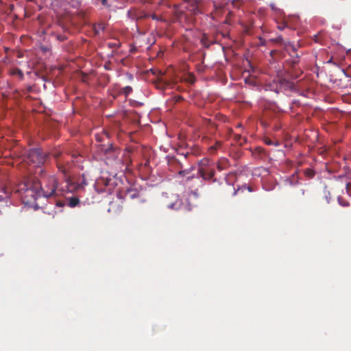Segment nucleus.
I'll return each mask as SVG.
<instances>
[{"label": "nucleus", "mask_w": 351, "mask_h": 351, "mask_svg": "<svg viewBox=\"0 0 351 351\" xmlns=\"http://www.w3.org/2000/svg\"><path fill=\"white\" fill-rule=\"evenodd\" d=\"M17 191L20 193L25 204L32 205L38 198L43 197L36 185V179H25L19 184Z\"/></svg>", "instance_id": "1"}, {"label": "nucleus", "mask_w": 351, "mask_h": 351, "mask_svg": "<svg viewBox=\"0 0 351 351\" xmlns=\"http://www.w3.org/2000/svg\"><path fill=\"white\" fill-rule=\"evenodd\" d=\"M36 185L43 197L48 198L58 195V180L53 176L43 175L36 180Z\"/></svg>", "instance_id": "2"}, {"label": "nucleus", "mask_w": 351, "mask_h": 351, "mask_svg": "<svg viewBox=\"0 0 351 351\" xmlns=\"http://www.w3.org/2000/svg\"><path fill=\"white\" fill-rule=\"evenodd\" d=\"M198 176L204 181H211L215 182L217 179L215 178V163L207 158H204L197 162Z\"/></svg>", "instance_id": "3"}, {"label": "nucleus", "mask_w": 351, "mask_h": 351, "mask_svg": "<svg viewBox=\"0 0 351 351\" xmlns=\"http://www.w3.org/2000/svg\"><path fill=\"white\" fill-rule=\"evenodd\" d=\"M160 204L171 209L178 210L180 208L182 202L179 196L176 194H162L159 199Z\"/></svg>", "instance_id": "4"}, {"label": "nucleus", "mask_w": 351, "mask_h": 351, "mask_svg": "<svg viewBox=\"0 0 351 351\" xmlns=\"http://www.w3.org/2000/svg\"><path fill=\"white\" fill-rule=\"evenodd\" d=\"M268 87L271 90L275 91L276 93H278L282 90H294L295 85L293 82H289L284 78H279L278 81H274L273 83H271L268 85Z\"/></svg>", "instance_id": "5"}, {"label": "nucleus", "mask_w": 351, "mask_h": 351, "mask_svg": "<svg viewBox=\"0 0 351 351\" xmlns=\"http://www.w3.org/2000/svg\"><path fill=\"white\" fill-rule=\"evenodd\" d=\"M28 159L38 165L45 162V154L38 148L32 149L28 153Z\"/></svg>", "instance_id": "6"}, {"label": "nucleus", "mask_w": 351, "mask_h": 351, "mask_svg": "<svg viewBox=\"0 0 351 351\" xmlns=\"http://www.w3.org/2000/svg\"><path fill=\"white\" fill-rule=\"evenodd\" d=\"M155 88L164 89L169 85V81L167 80L165 73L160 70L155 69Z\"/></svg>", "instance_id": "7"}, {"label": "nucleus", "mask_w": 351, "mask_h": 351, "mask_svg": "<svg viewBox=\"0 0 351 351\" xmlns=\"http://www.w3.org/2000/svg\"><path fill=\"white\" fill-rule=\"evenodd\" d=\"M170 167L175 166V168L178 170V173L181 176H184L189 174L192 170L195 169V167L192 166L189 169L180 170L182 168V165L175 158H171L168 161Z\"/></svg>", "instance_id": "8"}, {"label": "nucleus", "mask_w": 351, "mask_h": 351, "mask_svg": "<svg viewBox=\"0 0 351 351\" xmlns=\"http://www.w3.org/2000/svg\"><path fill=\"white\" fill-rule=\"evenodd\" d=\"M74 189L75 186L70 182L66 180L60 184H58V195H63L64 193L67 192H72Z\"/></svg>", "instance_id": "9"}, {"label": "nucleus", "mask_w": 351, "mask_h": 351, "mask_svg": "<svg viewBox=\"0 0 351 351\" xmlns=\"http://www.w3.org/2000/svg\"><path fill=\"white\" fill-rule=\"evenodd\" d=\"M230 167V161L225 158H221L217 162V169L219 171L227 169Z\"/></svg>", "instance_id": "10"}, {"label": "nucleus", "mask_w": 351, "mask_h": 351, "mask_svg": "<svg viewBox=\"0 0 351 351\" xmlns=\"http://www.w3.org/2000/svg\"><path fill=\"white\" fill-rule=\"evenodd\" d=\"M101 151L104 154L110 155V156H114V149L110 144L107 146L103 145L101 148Z\"/></svg>", "instance_id": "11"}, {"label": "nucleus", "mask_w": 351, "mask_h": 351, "mask_svg": "<svg viewBox=\"0 0 351 351\" xmlns=\"http://www.w3.org/2000/svg\"><path fill=\"white\" fill-rule=\"evenodd\" d=\"M9 74L11 75H16L17 76L20 80H23L24 77L23 73L22 71L18 68H12L10 69L9 71Z\"/></svg>", "instance_id": "12"}, {"label": "nucleus", "mask_w": 351, "mask_h": 351, "mask_svg": "<svg viewBox=\"0 0 351 351\" xmlns=\"http://www.w3.org/2000/svg\"><path fill=\"white\" fill-rule=\"evenodd\" d=\"M80 203V200L77 197H71L69 199L68 206L71 208L75 207Z\"/></svg>", "instance_id": "13"}, {"label": "nucleus", "mask_w": 351, "mask_h": 351, "mask_svg": "<svg viewBox=\"0 0 351 351\" xmlns=\"http://www.w3.org/2000/svg\"><path fill=\"white\" fill-rule=\"evenodd\" d=\"M201 43L204 47L208 48L210 45L211 41L208 40V37L206 34H203L201 38Z\"/></svg>", "instance_id": "14"}, {"label": "nucleus", "mask_w": 351, "mask_h": 351, "mask_svg": "<svg viewBox=\"0 0 351 351\" xmlns=\"http://www.w3.org/2000/svg\"><path fill=\"white\" fill-rule=\"evenodd\" d=\"M126 196L130 199H134L138 197V193L135 190H128Z\"/></svg>", "instance_id": "15"}, {"label": "nucleus", "mask_w": 351, "mask_h": 351, "mask_svg": "<svg viewBox=\"0 0 351 351\" xmlns=\"http://www.w3.org/2000/svg\"><path fill=\"white\" fill-rule=\"evenodd\" d=\"M234 138L235 141L241 145L246 141V139L244 137H242L240 134H235Z\"/></svg>", "instance_id": "16"}, {"label": "nucleus", "mask_w": 351, "mask_h": 351, "mask_svg": "<svg viewBox=\"0 0 351 351\" xmlns=\"http://www.w3.org/2000/svg\"><path fill=\"white\" fill-rule=\"evenodd\" d=\"M9 197V194L4 191L3 190L0 191V202H6L7 199Z\"/></svg>", "instance_id": "17"}, {"label": "nucleus", "mask_w": 351, "mask_h": 351, "mask_svg": "<svg viewBox=\"0 0 351 351\" xmlns=\"http://www.w3.org/2000/svg\"><path fill=\"white\" fill-rule=\"evenodd\" d=\"M337 200L339 204L342 206L347 207L350 206V203L341 197H339Z\"/></svg>", "instance_id": "18"}, {"label": "nucleus", "mask_w": 351, "mask_h": 351, "mask_svg": "<svg viewBox=\"0 0 351 351\" xmlns=\"http://www.w3.org/2000/svg\"><path fill=\"white\" fill-rule=\"evenodd\" d=\"M175 14L178 19H181L183 16H185V14L182 10H180L178 8H175Z\"/></svg>", "instance_id": "19"}, {"label": "nucleus", "mask_w": 351, "mask_h": 351, "mask_svg": "<svg viewBox=\"0 0 351 351\" xmlns=\"http://www.w3.org/2000/svg\"><path fill=\"white\" fill-rule=\"evenodd\" d=\"M304 174L306 177L311 178L315 176V171L311 169H306L304 170Z\"/></svg>", "instance_id": "20"}, {"label": "nucleus", "mask_w": 351, "mask_h": 351, "mask_svg": "<svg viewBox=\"0 0 351 351\" xmlns=\"http://www.w3.org/2000/svg\"><path fill=\"white\" fill-rule=\"evenodd\" d=\"M226 187L227 191H228L229 192L233 191L232 193V195H236L237 191L234 188L233 185L226 182Z\"/></svg>", "instance_id": "21"}, {"label": "nucleus", "mask_w": 351, "mask_h": 351, "mask_svg": "<svg viewBox=\"0 0 351 351\" xmlns=\"http://www.w3.org/2000/svg\"><path fill=\"white\" fill-rule=\"evenodd\" d=\"M132 91V88L131 86H127L122 89V93L127 97L129 94H130Z\"/></svg>", "instance_id": "22"}, {"label": "nucleus", "mask_w": 351, "mask_h": 351, "mask_svg": "<svg viewBox=\"0 0 351 351\" xmlns=\"http://www.w3.org/2000/svg\"><path fill=\"white\" fill-rule=\"evenodd\" d=\"M265 143L268 145H275V146H278L279 145V143L278 142H274L273 141H271L270 138H265Z\"/></svg>", "instance_id": "23"}, {"label": "nucleus", "mask_w": 351, "mask_h": 351, "mask_svg": "<svg viewBox=\"0 0 351 351\" xmlns=\"http://www.w3.org/2000/svg\"><path fill=\"white\" fill-rule=\"evenodd\" d=\"M57 167L60 171H62L63 173H66L65 167L63 165H62L60 162L57 163Z\"/></svg>", "instance_id": "24"}, {"label": "nucleus", "mask_w": 351, "mask_h": 351, "mask_svg": "<svg viewBox=\"0 0 351 351\" xmlns=\"http://www.w3.org/2000/svg\"><path fill=\"white\" fill-rule=\"evenodd\" d=\"M272 40L275 43H282L283 41V38L281 36H279L276 37V38L272 39Z\"/></svg>", "instance_id": "25"}, {"label": "nucleus", "mask_w": 351, "mask_h": 351, "mask_svg": "<svg viewBox=\"0 0 351 351\" xmlns=\"http://www.w3.org/2000/svg\"><path fill=\"white\" fill-rule=\"evenodd\" d=\"M164 56V51L160 49L156 54L157 58H161Z\"/></svg>", "instance_id": "26"}, {"label": "nucleus", "mask_w": 351, "mask_h": 351, "mask_svg": "<svg viewBox=\"0 0 351 351\" xmlns=\"http://www.w3.org/2000/svg\"><path fill=\"white\" fill-rule=\"evenodd\" d=\"M195 4L196 3L195 2H193V8L192 9V11L193 12L194 14H195L197 11V7Z\"/></svg>", "instance_id": "27"}, {"label": "nucleus", "mask_w": 351, "mask_h": 351, "mask_svg": "<svg viewBox=\"0 0 351 351\" xmlns=\"http://www.w3.org/2000/svg\"><path fill=\"white\" fill-rule=\"evenodd\" d=\"M215 151L221 146V143L219 141H217L215 145H213Z\"/></svg>", "instance_id": "28"}, {"label": "nucleus", "mask_w": 351, "mask_h": 351, "mask_svg": "<svg viewBox=\"0 0 351 351\" xmlns=\"http://www.w3.org/2000/svg\"><path fill=\"white\" fill-rule=\"evenodd\" d=\"M97 28H98V29L104 30V24H99V25H97ZM95 29H96V32H97L98 30H97V27H95Z\"/></svg>", "instance_id": "29"}, {"label": "nucleus", "mask_w": 351, "mask_h": 351, "mask_svg": "<svg viewBox=\"0 0 351 351\" xmlns=\"http://www.w3.org/2000/svg\"><path fill=\"white\" fill-rule=\"evenodd\" d=\"M209 152L211 153V154H213L215 152V149L214 148V146H210L208 149Z\"/></svg>", "instance_id": "30"}, {"label": "nucleus", "mask_w": 351, "mask_h": 351, "mask_svg": "<svg viewBox=\"0 0 351 351\" xmlns=\"http://www.w3.org/2000/svg\"><path fill=\"white\" fill-rule=\"evenodd\" d=\"M351 188V183H348L346 184V191L349 193L350 189Z\"/></svg>", "instance_id": "31"}, {"label": "nucleus", "mask_w": 351, "mask_h": 351, "mask_svg": "<svg viewBox=\"0 0 351 351\" xmlns=\"http://www.w3.org/2000/svg\"><path fill=\"white\" fill-rule=\"evenodd\" d=\"M108 45H109L110 47H112L119 46V45H118V44H117V43H109V44H108Z\"/></svg>", "instance_id": "32"}, {"label": "nucleus", "mask_w": 351, "mask_h": 351, "mask_svg": "<svg viewBox=\"0 0 351 351\" xmlns=\"http://www.w3.org/2000/svg\"><path fill=\"white\" fill-rule=\"evenodd\" d=\"M102 5H106L107 4V0H100Z\"/></svg>", "instance_id": "33"}, {"label": "nucleus", "mask_w": 351, "mask_h": 351, "mask_svg": "<svg viewBox=\"0 0 351 351\" xmlns=\"http://www.w3.org/2000/svg\"><path fill=\"white\" fill-rule=\"evenodd\" d=\"M260 43L261 45H265V40H263V38H260Z\"/></svg>", "instance_id": "34"}, {"label": "nucleus", "mask_w": 351, "mask_h": 351, "mask_svg": "<svg viewBox=\"0 0 351 351\" xmlns=\"http://www.w3.org/2000/svg\"><path fill=\"white\" fill-rule=\"evenodd\" d=\"M104 67H105V69H106V70H109V69H110V68L109 64H106L104 65Z\"/></svg>", "instance_id": "35"}, {"label": "nucleus", "mask_w": 351, "mask_h": 351, "mask_svg": "<svg viewBox=\"0 0 351 351\" xmlns=\"http://www.w3.org/2000/svg\"><path fill=\"white\" fill-rule=\"evenodd\" d=\"M276 50H272L271 52H270V54L271 56H274V54L276 53Z\"/></svg>", "instance_id": "36"}, {"label": "nucleus", "mask_w": 351, "mask_h": 351, "mask_svg": "<svg viewBox=\"0 0 351 351\" xmlns=\"http://www.w3.org/2000/svg\"><path fill=\"white\" fill-rule=\"evenodd\" d=\"M285 28V25L282 26H278V29L280 30H282Z\"/></svg>", "instance_id": "37"}, {"label": "nucleus", "mask_w": 351, "mask_h": 351, "mask_svg": "<svg viewBox=\"0 0 351 351\" xmlns=\"http://www.w3.org/2000/svg\"><path fill=\"white\" fill-rule=\"evenodd\" d=\"M133 14H134V12H132V11H129V12H128V14H129V15H133Z\"/></svg>", "instance_id": "38"}, {"label": "nucleus", "mask_w": 351, "mask_h": 351, "mask_svg": "<svg viewBox=\"0 0 351 351\" xmlns=\"http://www.w3.org/2000/svg\"><path fill=\"white\" fill-rule=\"evenodd\" d=\"M247 189L250 192L252 191V189L251 186H247Z\"/></svg>", "instance_id": "39"}, {"label": "nucleus", "mask_w": 351, "mask_h": 351, "mask_svg": "<svg viewBox=\"0 0 351 351\" xmlns=\"http://www.w3.org/2000/svg\"><path fill=\"white\" fill-rule=\"evenodd\" d=\"M149 71H150V72H152V73H154V69H153V68H151V69H149Z\"/></svg>", "instance_id": "40"}, {"label": "nucleus", "mask_w": 351, "mask_h": 351, "mask_svg": "<svg viewBox=\"0 0 351 351\" xmlns=\"http://www.w3.org/2000/svg\"><path fill=\"white\" fill-rule=\"evenodd\" d=\"M150 16L152 17V19H154V14H151Z\"/></svg>", "instance_id": "41"}, {"label": "nucleus", "mask_w": 351, "mask_h": 351, "mask_svg": "<svg viewBox=\"0 0 351 351\" xmlns=\"http://www.w3.org/2000/svg\"><path fill=\"white\" fill-rule=\"evenodd\" d=\"M31 90H32V88L29 86V87L28 88V91H31Z\"/></svg>", "instance_id": "42"}, {"label": "nucleus", "mask_w": 351, "mask_h": 351, "mask_svg": "<svg viewBox=\"0 0 351 351\" xmlns=\"http://www.w3.org/2000/svg\"><path fill=\"white\" fill-rule=\"evenodd\" d=\"M142 17H143V16H138V17H137V19H141V18H142Z\"/></svg>", "instance_id": "43"}, {"label": "nucleus", "mask_w": 351, "mask_h": 351, "mask_svg": "<svg viewBox=\"0 0 351 351\" xmlns=\"http://www.w3.org/2000/svg\"><path fill=\"white\" fill-rule=\"evenodd\" d=\"M302 195L304 194V190H302Z\"/></svg>", "instance_id": "44"}, {"label": "nucleus", "mask_w": 351, "mask_h": 351, "mask_svg": "<svg viewBox=\"0 0 351 351\" xmlns=\"http://www.w3.org/2000/svg\"><path fill=\"white\" fill-rule=\"evenodd\" d=\"M96 138L97 141H100V138L99 137L97 136Z\"/></svg>", "instance_id": "45"}, {"label": "nucleus", "mask_w": 351, "mask_h": 351, "mask_svg": "<svg viewBox=\"0 0 351 351\" xmlns=\"http://www.w3.org/2000/svg\"><path fill=\"white\" fill-rule=\"evenodd\" d=\"M271 8H272V9H274V8H275V6L271 5Z\"/></svg>", "instance_id": "46"}]
</instances>
